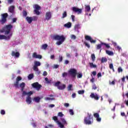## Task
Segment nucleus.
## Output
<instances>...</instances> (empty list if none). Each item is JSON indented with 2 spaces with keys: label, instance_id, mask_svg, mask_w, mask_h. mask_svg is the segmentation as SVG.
Instances as JSON below:
<instances>
[{
  "label": "nucleus",
  "instance_id": "nucleus-1",
  "mask_svg": "<svg viewBox=\"0 0 128 128\" xmlns=\"http://www.w3.org/2000/svg\"><path fill=\"white\" fill-rule=\"evenodd\" d=\"M52 38L54 40H58L56 42V44H57V46H60V44H62L64 40H66V37H64V35H54Z\"/></svg>",
  "mask_w": 128,
  "mask_h": 128
},
{
  "label": "nucleus",
  "instance_id": "nucleus-2",
  "mask_svg": "<svg viewBox=\"0 0 128 128\" xmlns=\"http://www.w3.org/2000/svg\"><path fill=\"white\" fill-rule=\"evenodd\" d=\"M94 122V118L92 115L88 114L87 116L84 118V124H92Z\"/></svg>",
  "mask_w": 128,
  "mask_h": 128
},
{
  "label": "nucleus",
  "instance_id": "nucleus-3",
  "mask_svg": "<svg viewBox=\"0 0 128 128\" xmlns=\"http://www.w3.org/2000/svg\"><path fill=\"white\" fill-rule=\"evenodd\" d=\"M12 28V25L8 24L6 26H4L2 29L0 30V32H5L4 34H8L10 32Z\"/></svg>",
  "mask_w": 128,
  "mask_h": 128
},
{
  "label": "nucleus",
  "instance_id": "nucleus-4",
  "mask_svg": "<svg viewBox=\"0 0 128 128\" xmlns=\"http://www.w3.org/2000/svg\"><path fill=\"white\" fill-rule=\"evenodd\" d=\"M54 86H56L58 90H62L66 88V84H62L60 81H58L55 82L54 84Z\"/></svg>",
  "mask_w": 128,
  "mask_h": 128
},
{
  "label": "nucleus",
  "instance_id": "nucleus-5",
  "mask_svg": "<svg viewBox=\"0 0 128 128\" xmlns=\"http://www.w3.org/2000/svg\"><path fill=\"white\" fill-rule=\"evenodd\" d=\"M61 122L62 124L58 120L56 121V123L58 124L60 128H64V126H68V122H66V120H64V118H62Z\"/></svg>",
  "mask_w": 128,
  "mask_h": 128
},
{
  "label": "nucleus",
  "instance_id": "nucleus-6",
  "mask_svg": "<svg viewBox=\"0 0 128 128\" xmlns=\"http://www.w3.org/2000/svg\"><path fill=\"white\" fill-rule=\"evenodd\" d=\"M69 74L72 76V78H76V74H78V72L74 68H70L68 72Z\"/></svg>",
  "mask_w": 128,
  "mask_h": 128
},
{
  "label": "nucleus",
  "instance_id": "nucleus-7",
  "mask_svg": "<svg viewBox=\"0 0 128 128\" xmlns=\"http://www.w3.org/2000/svg\"><path fill=\"white\" fill-rule=\"evenodd\" d=\"M34 8H35V10H34V12H35V14L37 16H40V13L38 10H40V6H38V4H36L34 6Z\"/></svg>",
  "mask_w": 128,
  "mask_h": 128
},
{
  "label": "nucleus",
  "instance_id": "nucleus-8",
  "mask_svg": "<svg viewBox=\"0 0 128 128\" xmlns=\"http://www.w3.org/2000/svg\"><path fill=\"white\" fill-rule=\"evenodd\" d=\"M32 86L34 88H36V90H40V88H42V85L39 84L38 82L33 83Z\"/></svg>",
  "mask_w": 128,
  "mask_h": 128
},
{
  "label": "nucleus",
  "instance_id": "nucleus-9",
  "mask_svg": "<svg viewBox=\"0 0 128 128\" xmlns=\"http://www.w3.org/2000/svg\"><path fill=\"white\" fill-rule=\"evenodd\" d=\"M12 34H10L7 36L5 35L0 34V40H10V38H12Z\"/></svg>",
  "mask_w": 128,
  "mask_h": 128
},
{
  "label": "nucleus",
  "instance_id": "nucleus-10",
  "mask_svg": "<svg viewBox=\"0 0 128 128\" xmlns=\"http://www.w3.org/2000/svg\"><path fill=\"white\" fill-rule=\"evenodd\" d=\"M90 98H94L96 100H98L100 98L98 95L96 93H91Z\"/></svg>",
  "mask_w": 128,
  "mask_h": 128
},
{
  "label": "nucleus",
  "instance_id": "nucleus-11",
  "mask_svg": "<svg viewBox=\"0 0 128 128\" xmlns=\"http://www.w3.org/2000/svg\"><path fill=\"white\" fill-rule=\"evenodd\" d=\"M44 20H50L52 18V12H46Z\"/></svg>",
  "mask_w": 128,
  "mask_h": 128
},
{
  "label": "nucleus",
  "instance_id": "nucleus-12",
  "mask_svg": "<svg viewBox=\"0 0 128 128\" xmlns=\"http://www.w3.org/2000/svg\"><path fill=\"white\" fill-rule=\"evenodd\" d=\"M94 116L96 118V120L98 122H102V118L100 117V114H98V113L94 114Z\"/></svg>",
  "mask_w": 128,
  "mask_h": 128
},
{
  "label": "nucleus",
  "instance_id": "nucleus-13",
  "mask_svg": "<svg viewBox=\"0 0 128 128\" xmlns=\"http://www.w3.org/2000/svg\"><path fill=\"white\" fill-rule=\"evenodd\" d=\"M32 56L34 58H39V60H42V56L40 54H38L36 52H34Z\"/></svg>",
  "mask_w": 128,
  "mask_h": 128
},
{
  "label": "nucleus",
  "instance_id": "nucleus-14",
  "mask_svg": "<svg viewBox=\"0 0 128 128\" xmlns=\"http://www.w3.org/2000/svg\"><path fill=\"white\" fill-rule=\"evenodd\" d=\"M85 12L86 16H88V12H90V5L85 6Z\"/></svg>",
  "mask_w": 128,
  "mask_h": 128
},
{
  "label": "nucleus",
  "instance_id": "nucleus-15",
  "mask_svg": "<svg viewBox=\"0 0 128 128\" xmlns=\"http://www.w3.org/2000/svg\"><path fill=\"white\" fill-rule=\"evenodd\" d=\"M11 55L12 56H14V58H20V52H16L14 51H12V54Z\"/></svg>",
  "mask_w": 128,
  "mask_h": 128
},
{
  "label": "nucleus",
  "instance_id": "nucleus-16",
  "mask_svg": "<svg viewBox=\"0 0 128 128\" xmlns=\"http://www.w3.org/2000/svg\"><path fill=\"white\" fill-rule=\"evenodd\" d=\"M72 10H73V12H78L79 14H80V9L76 7H73L72 8Z\"/></svg>",
  "mask_w": 128,
  "mask_h": 128
},
{
  "label": "nucleus",
  "instance_id": "nucleus-17",
  "mask_svg": "<svg viewBox=\"0 0 128 128\" xmlns=\"http://www.w3.org/2000/svg\"><path fill=\"white\" fill-rule=\"evenodd\" d=\"M26 86V83L22 82L20 84V87L21 88L22 92H24V87Z\"/></svg>",
  "mask_w": 128,
  "mask_h": 128
},
{
  "label": "nucleus",
  "instance_id": "nucleus-18",
  "mask_svg": "<svg viewBox=\"0 0 128 128\" xmlns=\"http://www.w3.org/2000/svg\"><path fill=\"white\" fill-rule=\"evenodd\" d=\"M26 102L28 104H32V98L30 96H28L26 98Z\"/></svg>",
  "mask_w": 128,
  "mask_h": 128
},
{
  "label": "nucleus",
  "instance_id": "nucleus-19",
  "mask_svg": "<svg viewBox=\"0 0 128 128\" xmlns=\"http://www.w3.org/2000/svg\"><path fill=\"white\" fill-rule=\"evenodd\" d=\"M33 100L37 103L40 102V96L34 97L33 98Z\"/></svg>",
  "mask_w": 128,
  "mask_h": 128
},
{
  "label": "nucleus",
  "instance_id": "nucleus-20",
  "mask_svg": "<svg viewBox=\"0 0 128 128\" xmlns=\"http://www.w3.org/2000/svg\"><path fill=\"white\" fill-rule=\"evenodd\" d=\"M14 86L16 88H20V82H18V81L14 82Z\"/></svg>",
  "mask_w": 128,
  "mask_h": 128
},
{
  "label": "nucleus",
  "instance_id": "nucleus-21",
  "mask_svg": "<svg viewBox=\"0 0 128 128\" xmlns=\"http://www.w3.org/2000/svg\"><path fill=\"white\" fill-rule=\"evenodd\" d=\"M14 6H10L8 9V12H11V14H12L14 12Z\"/></svg>",
  "mask_w": 128,
  "mask_h": 128
},
{
  "label": "nucleus",
  "instance_id": "nucleus-22",
  "mask_svg": "<svg viewBox=\"0 0 128 128\" xmlns=\"http://www.w3.org/2000/svg\"><path fill=\"white\" fill-rule=\"evenodd\" d=\"M64 26L65 28H72V23L70 22H68L64 24Z\"/></svg>",
  "mask_w": 128,
  "mask_h": 128
},
{
  "label": "nucleus",
  "instance_id": "nucleus-23",
  "mask_svg": "<svg viewBox=\"0 0 128 128\" xmlns=\"http://www.w3.org/2000/svg\"><path fill=\"white\" fill-rule=\"evenodd\" d=\"M26 20L28 24H32V17L26 16Z\"/></svg>",
  "mask_w": 128,
  "mask_h": 128
},
{
  "label": "nucleus",
  "instance_id": "nucleus-24",
  "mask_svg": "<svg viewBox=\"0 0 128 128\" xmlns=\"http://www.w3.org/2000/svg\"><path fill=\"white\" fill-rule=\"evenodd\" d=\"M33 70H34V72H38V74H40V72L38 71V66H35L34 65L33 66Z\"/></svg>",
  "mask_w": 128,
  "mask_h": 128
},
{
  "label": "nucleus",
  "instance_id": "nucleus-25",
  "mask_svg": "<svg viewBox=\"0 0 128 128\" xmlns=\"http://www.w3.org/2000/svg\"><path fill=\"white\" fill-rule=\"evenodd\" d=\"M106 54H108V56H114V52L112 51L106 50Z\"/></svg>",
  "mask_w": 128,
  "mask_h": 128
},
{
  "label": "nucleus",
  "instance_id": "nucleus-26",
  "mask_svg": "<svg viewBox=\"0 0 128 128\" xmlns=\"http://www.w3.org/2000/svg\"><path fill=\"white\" fill-rule=\"evenodd\" d=\"M34 66H40V62L38 61H34Z\"/></svg>",
  "mask_w": 128,
  "mask_h": 128
},
{
  "label": "nucleus",
  "instance_id": "nucleus-27",
  "mask_svg": "<svg viewBox=\"0 0 128 128\" xmlns=\"http://www.w3.org/2000/svg\"><path fill=\"white\" fill-rule=\"evenodd\" d=\"M68 16V13H66V11H64L62 14V18H66Z\"/></svg>",
  "mask_w": 128,
  "mask_h": 128
},
{
  "label": "nucleus",
  "instance_id": "nucleus-28",
  "mask_svg": "<svg viewBox=\"0 0 128 128\" xmlns=\"http://www.w3.org/2000/svg\"><path fill=\"white\" fill-rule=\"evenodd\" d=\"M74 30H76V32H80V25H76L74 26Z\"/></svg>",
  "mask_w": 128,
  "mask_h": 128
},
{
  "label": "nucleus",
  "instance_id": "nucleus-29",
  "mask_svg": "<svg viewBox=\"0 0 128 128\" xmlns=\"http://www.w3.org/2000/svg\"><path fill=\"white\" fill-rule=\"evenodd\" d=\"M0 22L2 24H4L6 23V18H2V20H0Z\"/></svg>",
  "mask_w": 128,
  "mask_h": 128
},
{
  "label": "nucleus",
  "instance_id": "nucleus-30",
  "mask_svg": "<svg viewBox=\"0 0 128 128\" xmlns=\"http://www.w3.org/2000/svg\"><path fill=\"white\" fill-rule=\"evenodd\" d=\"M84 45L88 48H90V44H88V42H84Z\"/></svg>",
  "mask_w": 128,
  "mask_h": 128
},
{
  "label": "nucleus",
  "instance_id": "nucleus-31",
  "mask_svg": "<svg viewBox=\"0 0 128 128\" xmlns=\"http://www.w3.org/2000/svg\"><path fill=\"white\" fill-rule=\"evenodd\" d=\"M46 48H48L47 44H44L41 46L42 50H46Z\"/></svg>",
  "mask_w": 128,
  "mask_h": 128
},
{
  "label": "nucleus",
  "instance_id": "nucleus-32",
  "mask_svg": "<svg viewBox=\"0 0 128 128\" xmlns=\"http://www.w3.org/2000/svg\"><path fill=\"white\" fill-rule=\"evenodd\" d=\"M102 44H103V46H105L106 48H110V46L109 44H106L104 42L102 43Z\"/></svg>",
  "mask_w": 128,
  "mask_h": 128
},
{
  "label": "nucleus",
  "instance_id": "nucleus-33",
  "mask_svg": "<svg viewBox=\"0 0 128 128\" xmlns=\"http://www.w3.org/2000/svg\"><path fill=\"white\" fill-rule=\"evenodd\" d=\"M85 39L86 40L90 41V40H92V37L90 36L86 35L85 36Z\"/></svg>",
  "mask_w": 128,
  "mask_h": 128
},
{
  "label": "nucleus",
  "instance_id": "nucleus-34",
  "mask_svg": "<svg viewBox=\"0 0 128 128\" xmlns=\"http://www.w3.org/2000/svg\"><path fill=\"white\" fill-rule=\"evenodd\" d=\"M34 78V74H31L28 76V79L29 80H32Z\"/></svg>",
  "mask_w": 128,
  "mask_h": 128
},
{
  "label": "nucleus",
  "instance_id": "nucleus-35",
  "mask_svg": "<svg viewBox=\"0 0 128 128\" xmlns=\"http://www.w3.org/2000/svg\"><path fill=\"white\" fill-rule=\"evenodd\" d=\"M2 18H6L8 16V13L2 14Z\"/></svg>",
  "mask_w": 128,
  "mask_h": 128
},
{
  "label": "nucleus",
  "instance_id": "nucleus-36",
  "mask_svg": "<svg viewBox=\"0 0 128 128\" xmlns=\"http://www.w3.org/2000/svg\"><path fill=\"white\" fill-rule=\"evenodd\" d=\"M103 43L102 42H100V44H98L97 46V50H100L102 48V46H104V44H102Z\"/></svg>",
  "mask_w": 128,
  "mask_h": 128
},
{
  "label": "nucleus",
  "instance_id": "nucleus-37",
  "mask_svg": "<svg viewBox=\"0 0 128 128\" xmlns=\"http://www.w3.org/2000/svg\"><path fill=\"white\" fill-rule=\"evenodd\" d=\"M45 80H46V84H50L52 82V80H48V78H45Z\"/></svg>",
  "mask_w": 128,
  "mask_h": 128
},
{
  "label": "nucleus",
  "instance_id": "nucleus-38",
  "mask_svg": "<svg viewBox=\"0 0 128 128\" xmlns=\"http://www.w3.org/2000/svg\"><path fill=\"white\" fill-rule=\"evenodd\" d=\"M72 84H70L68 86V90L70 92V91L72 90Z\"/></svg>",
  "mask_w": 128,
  "mask_h": 128
},
{
  "label": "nucleus",
  "instance_id": "nucleus-39",
  "mask_svg": "<svg viewBox=\"0 0 128 128\" xmlns=\"http://www.w3.org/2000/svg\"><path fill=\"white\" fill-rule=\"evenodd\" d=\"M22 15H23V16H24L26 18V16H28V12L26 11V10H23Z\"/></svg>",
  "mask_w": 128,
  "mask_h": 128
},
{
  "label": "nucleus",
  "instance_id": "nucleus-40",
  "mask_svg": "<svg viewBox=\"0 0 128 128\" xmlns=\"http://www.w3.org/2000/svg\"><path fill=\"white\" fill-rule=\"evenodd\" d=\"M122 70H122V67L120 66L118 68V72L119 74L120 72H122Z\"/></svg>",
  "mask_w": 128,
  "mask_h": 128
},
{
  "label": "nucleus",
  "instance_id": "nucleus-41",
  "mask_svg": "<svg viewBox=\"0 0 128 128\" xmlns=\"http://www.w3.org/2000/svg\"><path fill=\"white\" fill-rule=\"evenodd\" d=\"M102 62H108V59H106V58H102V60H101Z\"/></svg>",
  "mask_w": 128,
  "mask_h": 128
},
{
  "label": "nucleus",
  "instance_id": "nucleus-42",
  "mask_svg": "<svg viewBox=\"0 0 128 128\" xmlns=\"http://www.w3.org/2000/svg\"><path fill=\"white\" fill-rule=\"evenodd\" d=\"M109 84L110 86H114V84H116V80L112 82L110 81Z\"/></svg>",
  "mask_w": 128,
  "mask_h": 128
},
{
  "label": "nucleus",
  "instance_id": "nucleus-43",
  "mask_svg": "<svg viewBox=\"0 0 128 128\" xmlns=\"http://www.w3.org/2000/svg\"><path fill=\"white\" fill-rule=\"evenodd\" d=\"M90 66L92 68H96V65L94 64V63H90Z\"/></svg>",
  "mask_w": 128,
  "mask_h": 128
},
{
  "label": "nucleus",
  "instance_id": "nucleus-44",
  "mask_svg": "<svg viewBox=\"0 0 128 128\" xmlns=\"http://www.w3.org/2000/svg\"><path fill=\"white\" fill-rule=\"evenodd\" d=\"M91 58L93 62H94V60H96V56H94V54H92L91 55Z\"/></svg>",
  "mask_w": 128,
  "mask_h": 128
},
{
  "label": "nucleus",
  "instance_id": "nucleus-45",
  "mask_svg": "<svg viewBox=\"0 0 128 128\" xmlns=\"http://www.w3.org/2000/svg\"><path fill=\"white\" fill-rule=\"evenodd\" d=\"M69 112H70V114L71 115V116H74V110H72V109H70V110H69Z\"/></svg>",
  "mask_w": 128,
  "mask_h": 128
},
{
  "label": "nucleus",
  "instance_id": "nucleus-46",
  "mask_svg": "<svg viewBox=\"0 0 128 128\" xmlns=\"http://www.w3.org/2000/svg\"><path fill=\"white\" fill-rule=\"evenodd\" d=\"M32 21L34 20V21H36V20H38V16H34L32 17Z\"/></svg>",
  "mask_w": 128,
  "mask_h": 128
},
{
  "label": "nucleus",
  "instance_id": "nucleus-47",
  "mask_svg": "<svg viewBox=\"0 0 128 128\" xmlns=\"http://www.w3.org/2000/svg\"><path fill=\"white\" fill-rule=\"evenodd\" d=\"M33 94H34V92H32V91H30V92H27V96H28L30 97V96H32Z\"/></svg>",
  "mask_w": 128,
  "mask_h": 128
},
{
  "label": "nucleus",
  "instance_id": "nucleus-48",
  "mask_svg": "<svg viewBox=\"0 0 128 128\" xmlns=\"http://www.w3.org/2000/svg\"><path fill=\"white\" fill-rule=\"evenodd\" d=\"M21 80H22V77L18 76L16 78V82H19Z\"/></svg>",
  "mask_w": 128,
  "mask_h": 128
},
{
  "label": "nucleus",
  "instance_id": "nucleus-49",
  "mask_svg": "<svg viewBox=\"0 0 128 128\" xmlns=\"http://www.w3.org/2000/svg\"><path fill=\"white\" fill-rule=\"evenodd\" d=\"M45 100H54V98L47 97V98H45Z\"/></svg>",
  "mask_w": 128,
  "mask_h": 128
},
{
  "label": "nucleus",
  "instance_id": "nucleus-50",
  "mask_svg": "<svg viewBox=\"0 0 128 128\" xmlns=\"http://www.w3.org/2000/svg\"><path fill=\"white\" fill-rule=\"evenodd\" d=\"M90 42L91 44H96V40H92V38H91V40H90Z\"/></svg>",
  "mask_w": 128,
  "mask_h": 128
},
{
  "label": "nucleus",
  "instance_id": "nucleus-51",
  "mask_svg": "<svg viewBox=\"0 0 128 128\" xmlns=\"http://www.w3.org/2000/svg\"><path fill=\"white\" fill-rule=\"evenodd\" d=\"M68 76V73L64 72L62 74V78H66V76Z\"/></svg>",
  "mask_w": 128,
  "mask_h": 128
},
{
  "label": "nucleus",
  "instance_id": "nucleus-52",
  "mask_svg": "<svg viewBox=\"0 0 128 128\" xmlns=\"http://www.w3.org/2000/svg\"><path fill=\"white\" fill-rule=\"evenodd\" d=\"M70 38L72 40H76V36L74 34L71 35Z\"/></svg>",
  "mask_w": 128,
  "mask_h": 128
},
{
  "label": "nucleus",
  "instance_id": "nucleus-53",
  "mask_svg": "<svg viewBox=\"0 0 128 128\" xmlns=\"http://www.w3.org/2000/svg\"><path fill=\"white\" fill-rule=\"evenodd\" d=\"M22 96H28V92H26V91H22Z\"/></svg>",
  "mask_w": 128,
  "mask_h": 128
},
{
  "label": "nucleus",
  "instance_id": "nucleus-54",
  "mask_svg": "<svg viewBox=\"0 0 128 128\" xmlns=\"http://www.w3.org/2000/svg\"><path fill=\"white\" fill-rule=\"evenodd\" d=\"M58 116L62 117V116H64V114H62V112H59L58 113Z\"/></svg>",
  "mask_w": 128,
  "mask_h": 128
},
{
  "label": "nucleus",
  "instance_id": "nucleus-55",
  "mask_svg": "<svg viewBox=\"0 0 128 128\" xmlns=\"http://www.w3.org/2000/svg\"><path fill=\"white\" fill-rule=\"evenodd\" d=\"M59 62H62V56H59Z\"/></svg>",
  "mask_w": 128,
  "mask_h": 128
},
{
  "label": "nucleus",
  "instance_id": "nucleus-56",
  "mask_svg": "<svg viewBox=\"0 0 128 128\" xmlns=\"http://www.w3.org/2000/svg\"><path fill=\"white\" fill-rule=\"evenodd\" d=\"M71 18H72V22H74V18L76 16L74 15H72Z\"/></svg>",
  "mask_w": 128,
  "mask_h": 128
},
{
  "label": "nucleus",
  "instance_id": "nucleus-57",
  "mask_svg": "<svg viewBox=\"0 0 128 128\" xmlns=\"http://www.w3.org/2000/svg\"><path fill=\"white\" fill-rule=\"evenodd\" d=\"M52 120H56V122H58V117L56 116H54L52 117Z\"/></svg>",
  "mask_w": 128,
  "mask_h": 128
},
{
  "label": "nucleus",
  "instance_id": "nucleus-58",
  "mask_svg": "<svg viewBox=\"0 0 128 128\" xmlns=\"http://www.w3.org/2000/svg\"><path fill=\"white\" fill-rule=\"evenodd\" d=\"M109 68H110V70H112V68H114V64H110Z\"/></svg>",
  "mask_w": 128,
  "mask_h": 128
},
{
  "label": "nucleus",
  "instance_id": "nucleus-59",
  "mask_svg": "<svg viewBox=\"0 0 128 128\" xmlns=\"http://www.w3.org/2000/svg\"><path fill=\"white\" fill-rule=\"evenodd\" d=\"M64 106H66V108H68V106H70V104L65 103L64 104Z\"/></svg>",
  "mask_w": 128,
  "mask_h": 128
},
{
  "label": "nucleus",
  "instance_id": "nucleus-60",
  "mask_svg": "<svg viewBox=\"0 0 128 128\" xmlns=\"http://www.w3.org/2000/svg\"><path fill=\"white\" fill-rule=\"evenodd\" d=\"M1 114H6V111L4 110H1L0 111Z\"/></svg>",
  "mask_w": 128,
  "mask_h": 128
},
{
  "label": "nucleus",
  "instance_id": "nucleus-61",
  "mask_svg": "<svg viewBox=\"0 0 128 128\" xmlns=\"http://www.w3.org/2000/svg\"><path fill=\"white\" fill-rule=\"evenodd\" d=\"M43 76H48V72L44 71L43 72Z\"/></svg>",
  "mask_w": 128,
  "mask_h": 128
},
{
  "label": "nucleus",
  "instance_id": "nucleus-62",
  "mask_svg": "<svg viewBox=\"0 0 128 128\" xmlns=\"http://www.w3.org/2000/svg\"><path fill=\"white\" fill-rule=\"evenodd\" d=\"M112 44H113L114 46H116V42L112 41Z\"/></svg>",
  "mask_w": 128,
  "mask_h": 128
},
{
  "label": "nucleus",
  "instance_id": "nucleus-63",
  "mask_svg": "<svg viewBox=\"0 0 128 128\" xmlns=\"http://www.w3.org/2000/svg\"><path fill=\"white\" fill-rule=\"evenodd\" d=\"M98 78H102V73L99 72L98 74Z\"/></svg>",
  "mask_w": 128,
  "mask_h": 128
},
{
  "label": "nucleus",
  "instance_id": "nucleus-64",
  "mask_svg": "<svg viewBox=\"0 0 128 128\" xmlns=\"http://www.w3.org/2000/svg\"><path fill=\"white\" fill-rule=\"evenodd\" d=\"M58 66H59L58 65V64H54V68H58Z\"/></svg>",
  "mask_w": 128,
  "mask_h": 128
}]
</instances>
